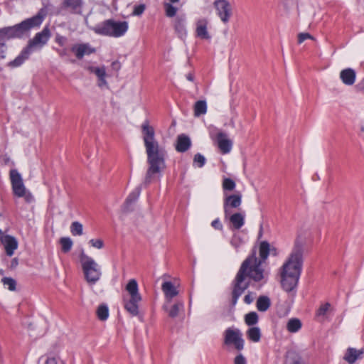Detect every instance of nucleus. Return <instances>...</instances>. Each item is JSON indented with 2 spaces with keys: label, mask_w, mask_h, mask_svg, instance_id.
Masks as SVG:
<instances>
[{
  "label": "nucleus",
  "mask_w": 364,
  "mask_h": 364,
  "mask_svg": "<svg viewBox=\"0 0 364 364\" xmlns=\"http://www.w3.org/2000/svg\"><path fill=\"white\" fill-rule=\"evenodd\" d=\"M279 250L271 246L266 241H262L259 245V258L257 257L256 248L254 247L250 254L242 262L234 279L232 281V299L231 305L235 306L238 299L250 286L255 283L264 284L267 281V274L262 267V264L266 261L269 255L278 256Z\"/></svg>",
  "instance_id": "f257e3e1"
},
{
  "label": "nucleus",
  "mask_w": 364,
  "mask_h": 364,
  "mask_svg": "<svg viewBox=\"0 0 364 364\" xmlns=\"http://www.w3.org/2000/svg\"><path fill=\"white\" fill-rule=\"evenodd\" d=\"M141 131L148 164L144 182L145 185H149L156 178H160L161 173L166 168L167 152L165 147L156 139L155 129L150 125L149 119L143 122Z\"/></svg>",
  "instance_id": "f03ea898"
},
{
  "label": "nucleus",
  "mask_w": 364,
  "mask_h": 364,
  "mask_svg": "<svg viewBox=\"0 0 364 364\" xmlns=\"http://www.w3.org/2000/svg\"><path fill=\"white\" fill-rule=\"evenodd\" d=\"M303 264V245L296 240L291 252L280 269L281 285L285 291H296Z\"/></svg>",
  "instance_id": "7ed1b4c3"
},
{
  "label": "nucleus",
  "mask_w": 364,
  "mask_h": 364,
  "mask_svg": "<svg viewBox=\"0 0 364 364\" xmlns=\"http://www.w3.org/2000/svg\"><path fill=\"white\" fill-rule=\"evenodd\" d=\"M47 9L41 8L33 16L26 18L12 26L0 28V59L6 58V41L14 38H21L34 28H38L47 16Z\"/></svg>",
  "instance_id": "20e7f679"
},
{
  "label": "nucleus",
  "mask_w": 364,
  "mask_h": 364,
  "mask_svg": "<svg viewBox=\"0 0 364 364\" xmlns=\"http://www.w3.org/2000/svg\"><path fill=\"white\" fill-rule=\"evenodd\" d=\"M51 36L49 26H46L41 31L36 33L34 37L28 41V45L22 49L20 54L13 60L7 63V66L11 68H18L29 58L32 52V47L45 46Z\"/></svg>",
  "instance_id": "39448f33"
},
{
  "label": "nucleus",
  "mask_w": 364,
  "mask_h": 364,
  "mask_svg": "<svg viewBox=\"0 0 364 364\" xmlns=\"http://www.w3.org/2000/svg\"><path fill=\"white\" fill-rule=\"evenodd\" d=\"M128 28L127 21H115L113 19H107L95 25L92 30L100 36L119 38L126 33Z\"/></svg>",
  "instance_id": "423d86ee"
},
{
  "label": "nucleus",
  "mask_w": 364,
  "mask_h": 364,
  "mask_svg": "<svg viewBox=\"0 0 364 364\" xmlns=\"http://www.w3.org/2000/svg\"><path fill=\"white\" fill-rule=\"evenodd\" d=\"M80 260L85 281L90 285H95L102 277L100 266L84 253L80 255Z\"/></svg>",
  "instance_id": "0eeeda50"
},
{
  "label": "nucleus",
  "mask_w": 364,
  "mask_h": 364,
  "mask_svg": "<svg viewBox=\"0 0 364 364\" xmlns=\"http://www.w3.org/2000/svg\"><path fill=\"white\" fill-rule=\"evenodd\" d=\"M130 298L124 301V309L132 316L139 314V303L141 301V296L139 292V286L135 279H131L125 287Z\"/></svg>",
  "instance_id": "6e6552de"
},
{
  "label": "nucleus",
  "mask_w": 364,
  "mask_h": 364,
  "mask_svg": "<svg viewBox=\"0 0 364 364\" xmlns=\"http://www.w3.org/2000/svg\"><path fill=\"white\" fill-rule=\"evenodd\" d=\"M10 178L14 195L19 198L23 197L28 203H31L33 197L29 191H26L22 177L17 170H11Z\"/></svg>",
  "instance_id": "1a4fd4ad"
},
{
  "label": "nucleus",
  "mask_w": 364,
  "mask_h": 364,
  "mask_svg": "<svg viewBox=\"0 0 364 364\" xmlns=\"http://www.w3.org/2000/svg\"><path fill=\"white\" fill-rule=\"evenodd\" d=\"M223 336V344L225 346H233L235 349L239 352L244 349L245 340L243 339L242 333L239 328L229 327L225 330Z\"/></svg>",
  "instance_id": "9d476101"
},
{
  "label": "nucleus",
  "mask_w": 364,
  "mask_h": 364,
  "mask_svg": "<svg viewBox=\"0 0 364 364\" xmlns=\"http://www.w3.org/2000/svg\"><path fill=\"white\" fill-rule=\"evenodd\" d=\"M242 193L239 191L234 194L224 195L223 199V209H224V218L225 220L233 211V209L240 208L242 204Z\"/></svg>",
  "instance_id": "9b49d317"
},
{
  "label": "nucleus",
  "mask_w": 364,
  "mask_h": 364,
  "mask_svg": "<svg viewBox=\"0 0 364 364\" xmlns=\"http://www.w3.org/2000/svg\"><path fill=\"white\" fill-rule=\"evenodd\" d=\"M214 7L220 20L227 23L232 16V7L228 0H215Z\"/></svg>",
  "instance_id": "f8f14e48"
},
{
  "label": "nucleus",
  "mask_w": 364,
  "mask_h": 364,
  "mask_svg": "<svg viewBox=\"0 0 364 364\" xmlns=\"http://www.w3.org/2000/svg\"><path fill=\"white\" fill-rule=\"evenodd\" d=\"M84 6L83 0H63L60 11L74 15H81Z\"/></svg>",
  "instance_id": "ddd939ff"
},
{
  "label": "nucleus",
  "mask_w": 364,
  "mask_h": 364,
  "mask_svg": "<svg viewBox=\"0 0 364 364\" xmlns=\"http://www.w3.org/2000/svg\"><path fill=\"white\" fill-rule=\"evenodd\" d=\"M70 51L74 53L77 60H82L85 55H90L97 52L95 48L89 43H75L70 48Z\"/></svg>",
  "instance_id": "4468645a"
},
{
  "label": "nucleus",
  "mask_w": 364,
  "mask_h": 364,
  "mask_svg": "<svg viewBox=\"0 0 364 364\" xmlns=\"http://www.w3.org/2000/svg\"><path fill=\"white\" fill-rule=\"evenodd\" d=\"M186 23V17L184 14L177 16L173 22L174 30L181 39H184L187 36Z\"/></svg>",
  "instance_id": "2eb2a0df"
},
{
  "label": "nucleus",
  "mask_w": 364,
  "mask_h": 364,
  "mask_svg": "<svg viewBox=\"0 0 364 364\" xmlns=\"http://www.w3.org/2000/svg\"><path fill=\"white\" fill-rule=\"evenodd\" d=\"M218 146L223 154L230 152L232 147V142L228 139L227 134L224 132H218L216 135Z\"/></svg>",
  "instance_id": "dca6fc26"
},
{
  "label": "nucleus",
  "mask_w": 364,
  "mask_h": 364,
  "mask_svg": "<svg viewBox=\"0 0 364 364\" xmlns=\"http://www.w3.org/2000/svg\"><path fill=\"white\" fill-rule=\"evenodd\" d=\"M364 357V348L356 349L355 348L349 347L347 348L346 353L343 356V360L348 364H353L357 360L363 359Z\"/></svg>",
  "instance_id": "f3484780"
},
{
  "label": "nucleus",
  "mask_w": 364,
  "mask_h": 364,
  "mask_svg": "<svg viewBox=\"0 0 364 364\" xmlns=\"http://www.w3.org/2000/svg\"><path fill=\"white\" fill-rule=\"evenodd\" d=\"M208 21L205 18L197 20L196 28V37L203 40L210 39L211 36L208 31Z\"/></svg>",
  "instance_id": "a211bd4d"
},
{
  "label": "nucleus",
  "mask_w": 364,
  "mask_h": 364,
  "mask_svg": "<svg viewBox=\"0 0 364 364\" xmlns=\"http://www.w3.org/2000/svg\"><path fill=\"white\" fill-rule=\"evenodd\" d=\"M1 242L4 245L8 256H12L14 251L18 248V242L14 236L6 235L1 237Z\"/></svg>",
  "instance_id": "6ab92c4d"
},
{
  "label": "nucleus",
  "mask_w": 364,
  "mask_h": 364,
  "mask_svg": "<svg viewBox=\"0 0 364 364\" xmlns=\"http://www.w3.org/2000/svg\"><path fill=\"white\" fill-rule=\"evenodd\" d=\"M87 70H88L90 73H94L98 77V85L99 87H102L103 85L107 84L106 81V70L104 66L102 67H95L92 65H89L85 68Z\"/></svg>",
  "instance_id": "aec40b11"
},
{
  "label": "nucleus",
  "mask_w": 364,
  "mask_h": 364,
  "mask_svg": "<svg viewBox=\"0 0 364 364\" xmlns=\"http://www.w3.org/2000/svg\"><path fill=\"white\" fill-rule=\"evenodd\" d=\"M245 213H235L228 215V219L232 225V228L235 230L240 229L245 224Z\"/></svg>",
  "instance_id": "412c9836"
},
{
  "label": "nucleus",
  "mask_w": 364,
  "mask_h": 364,
  "mask_svg": "<svg viewBox=\"0 0 364 364\" xmlns=\"http://www.w3.org/2000/svg\"><path fill=\"white\" fill-rule=\"evenodd\" d=\"M161 289L164 293L167 301L170 302L171 299L178 294V291L173 284L170 281L164 282L162 284Z\"/></svg>",
  "instance_id": "4be33fe9"
},
{
  "label": "nucleus",
  "mask_w": 364,
  "mask_h": 364,
  "mask_svg": "<svg viewBox=\"0 0 364 364\" xmlns=\"http://www.w3.org/2000/svg\"><path fill=\"white\" fill-rule=\"evenodd\" d=\"M191 146V141L188 136L181 134L178 136L176 149L178 152L183 153Z\"/></svg>",
  "instance_id": "5701e85b"
},
{
  "label": "nucleus",
  "mask_w": 364,
  "mask_h": 364,
  "mask_svg": "<svg viewBox=\"0 0 364 364\" xmlns=\"http://www.w3.org/2000/svg\"><path fill=\"white\" fill-rule=\"evenodd\" d=\"M356 74L353 69L346 68L340 73V78L346 85H352L355 81Z\"/></svg>",
  "instance_id": "b1692460"
},
{
  "label": "nucleus",
  "mask_w": 364,
  "mask_h": 364,
  "mask_svg": "<svg viewBox=\"0 0 364 364\" xmlns=\"http://www.w3.org/2000/svg\"><path fill=\"white\" fill-rule=\"evenodd\" d=\"M164 309L167 311L168 316L171 318H176L180 311H183L184 304L183 301H178L175 303L170 309L166 306H164Z\"/></svg>",
  "instance_id": "393cba45"
},
{
  "label": "nucleus",
  "mask_w": 364,
  "mask_h": 364,
  "mask_svg": "<svg viewBox=\"0 0 364 364\" xmlns=\"http://www.w3.org/2000/svg\"><path fill=\"white\" fill-rule=\"evenodd\" d=\"M271 306L270 299L267 296H259L256 302V306L259 311L264 312Z\"/></svg>",
  "instance_id": "a878e982"
},
{
  "label": "nucleus",
  "mask_w": 364,
  "mask_h": 364,
  "mask_svg": "<svg viewBox=\"0 0 364 364\" xmlns=\"http://www.w3.org/2000/svg\"><path fill=\"white\" fill-rule=\"evenodd\" d=\"M247 338L255 343H257L260 341L262 333L261 330L259 327L252 326L250 327L246 332Z\"/></svg>",
  "instance_id": "bb28decb"
},
{
  "label": "nucleus",
  "mask_w": 364,
  "mask_h": 364,
  "mask_svg": "<svg viewBox=\"0 0 364 364\" xmlns=\"http://www.w3.org/2000/svg\"><path fill=\"white\" fill-rule=\"evenodd\" d=\"M286 359L289 364H306L301 355L294 350L287 353Z\"/></svg>",
  "instance_id": "cd10ccee"
},
{
  "label": "nucleus",
  "mask_w": 364,
  "mask_h": 364,
  "mask_svg": "<svg viewBox=\"0 0 364 364\" xmlns=\"http://www.w3.org/2000/svg\"><path fill=\"white\" fill-rule=\"evenodd\" d=\"M302 327V323L297 318H290L287 323V329L289 333H296Z\"/></svg>",
  "instance_id": "c85d7f7f"
},
{
  "label": "nucleus",
  "mask_w": 364,
  "mask_h": 364,
  "mask_svg": "<svg viewBox=\"0 0 364 364\" xmlns=\"http://www.w3.org/2000/svg\"><path fill=\"white\" fill-rule=\"evenodd\" d=\"M207 112V103L205 100H198L194 105V115L199 117Z\"/></svg>",
  "instance_id": "c756f323"
},
{
  "label": "nucleus",
  "mask_w": 364,
  "mask_h": 364,
  "mask_svg": "<svg viewBox=\"0 0 364 364\" xmlns=\"http://www.w3.org/2000/svg\"><path fill=\"white\" fill-rule=\"evenodd\" d=\"M141 191V188L140 186H137L136 188H135L129 194V196L126 198L125 204L127 206H129L132 204H133L134 203H135L138 200V198H139V197L140 196Z\"/></svg>",
  "instance_id": "7c9ffc66"
},
{
  "label": "nucleus",
  "mask_w": 364,
  "mask_h": 364,
  "mask_svg": "<svg viewBox=\"0 0 364 364\" xmlns=\"http://www.w3.org/2000/svg\"><path fill=\"white\" fill-rule=\"evenodd\" d=\"M96 314L99 320L106 321L109 317V308L107 304H100L96 311Z\"/></svg>",
  "instance_id": "2f4dec72"
},
{
  "label": "nucleus",
  "mask_w": 364,
  "mask_h": 364,
  "mask_svg": "<svg viewBox=\"0 0 364 364\" xmlns=\"http://www.w3.org/2000/svg\"><path fill=\"white\" fill-rule=\"evenodd\" d=\"M245 323L249 326H254L259 321V316L255 311H250L245 315Z\"/></svg>",
  "instance_id": "473e14b6"
},
{
  "label": "nucleus",
  "mask_w": 364,
  "mask_h": 364,
  "mask_svg": "<svg viewBox=\"0 0 364 364\" xmlns=\"http://www.w3.org/2000/svg\"><path fill=\"white\" fill-rule=\"evenodd\" d=\"M235 187H236V183L233 179H232L230 178H226V177L223 178V183H222V188H223L224 195H225L226 192H228V191L230 192V191H232L233 190H235Z\"/></svg>",
  "instance_id": "72a5a7b5"
},
{
  "label": "nucleus",
  "mask_w": 364,
  "mask_h": 364,
  "mask_svg": "<svg viewBox=\"0 0 364 364\" xmlns=\"http://www.w3.org/2000/svg\"><path fill=\"white\" fill-rule=\"evenodd\" d=\"M60 243L61 245L62 251L64 253L70 252L73 245L72 240L68 237H61L60 239Z\"/></svg>",
  "instance_id": "f704fd0d"
},
{
  "label": "nucleus",
  "mask_w": 364,
  "mask_h": 364,
  "mask_svg": "<svg viewBox=\"0 0 364 364\" xmlns=\"http://www.w3.org/2000/svg\"><path fill=\"white\" fill-rule=\"evenodd\" d=\"M1 283L5 287H7L9 291H14L16 289V281L11 277H3L1 279Z\"/></svg>",
  "instance_id": "c9c22d12"
},
{
  "label": "nucleus",
  "mask_w": 364,
  "mask_h": 364,
  "mask_svg": "<svg viewBox=\"0 0 364 364\" xmlns=\"http://www.w3.org/2000/svg\"><path fill=\"white\" fill-rule=\"evenodd\" d=\"M70 232L73 235H82L83 233L82 225L77 221L73 222L70 225Z\"/></svg>",
  "instance_id": "e433bc0d"
},
{
  "label": "nucleus",
  "mask_w": 364,
  "mask_h": 364,
  "mask_svg": "<svg viewBox=\"0 0 364 364\" xmlns=\"http://www.w3.org/2000/svg\"><path fill=\"white\" fill-rule=\"evenodd\" d=\"M205 162H206V159L203 155H202L200 153H197L196 154H195L194 158H193V166H196L198 168H202L205 164Z\"/></svg>",
  "instance_id": "4c0bfd02"
},
{
  "label": "nucleus",
  "mask_w": 364,
  "mask_h": 364,
  "mask_svg": "<svg viewBox=\"0 0 364 364\" xmlns=\"http://www.w3.org/2000/svg\"><path fill=\"white\" fill-rule=\"evenodd\" d=\"M165 13L167 17H173L176 16L177 12V8L173 6L170 3H166L164 4Z\"/></svg>",
  "instance_id": "58836bf2"
},
{
  "label": "nucleus",
  "mask_w": 364,
  "mask_h": 364,
  "mask_svg": "<svg viewBox=\"0 0 364 364\" xmlns=\"http://www.w3.org/2000/svg\"><path fill=\"white\" fill-rule=\"evenodd\" d=\"M54 41L60 47H64L68 42V38L57 33L55 36Z\"/></svg>",
  "instance_id": "ea45409f"
},
{
  "label": "nucleus",
  "mask_w": 364,
  "mask_h": 364,
  "mask_svg": "<svg viewBox=\"0 0 364 364\" xmlns=\"http://www.w3.org/2000/svg\"><path fill=\"white\" fill-rule=\"evenodd\" d=\"M329 307H330L329 303H326V304L321 305L316 311V316H323L326 315V312L329 309Z\"/></svg>",
  "instance_id": "a19ab883"
},
{
  "label": "nucleus",
  "mask_w": 364,
  "mask_h": 364,
  "mask_svg": "<svg viewBox=\"0 0 364 364\" xmlns=\"http://www.w3.org/2000/svg\"><path fill=\"white\" fill-rule=\"evenodd\" d=\"M89 243L97 249H102L104 247V242L101 239H91Z\"/></svg>",
  "instance_id": "79ce46f5"
},
{
  "label": "nucleus",
  "mask_w": 364,
  "mask_h": 364,
  "mask_svg": "<svg viewBox=\"0 0 364 364\" xmlns=\"http://www.w3.org/2000/svg\"><path fill=\"white\" fill-rule=\"evenodd\" d=\"M145 9V5L143 4L136 5L134 7L132 14L134 16H140L144 13Z\"/></svg>",
  "instance_id": "37998d69"
},
{
  "label": "nucleus",
  "mask_w": 364,
  "mask_h": 364,
  "mask_svg": "<svg viewBox=\"0 0 364 364\" xmlns=\"http://www.w3.org/2000/svg\"><path fill=\"white\" fill-rule=\"evenodd\" d=\"M306 39L314 40V38L309 33H300L298 35V43H302Z\"/></svg>",
  "instance_id": "c03bdc74"
},
{
  "label": "nucleus",
  "mask_w": 364,
  "mask_h": 364,
  "mask_svg": "<svg viewBox=\"0 0 364 364\" xmlns=\"http://www.w3.org/2000/svg\"><path fill=\"white\" fill-rule=\"evenodd\" d=\"M230 244L232 245V246H233L235 248L237 249L240 247V246L242 244V240L240 239V237L237 235H234L232 236V237L231 238V240H230Z\"/></svg>",
  "instance_id": "a18cd8bd"
},
{
  "label": "nucleus",
  "mask_w": 364,
  "mask_h": 364,
  "mask_svg": "<svg viewBox=\"0 0 364 364\" xmlns=\"http://www.w3.org/2000/svg\"><path fill=\"white\" fill-rule=\"evenodd\" d=\"M234 364H247V360L242 354L240 353L234 358Z\"/></svg>",
  "instance_id": "49530a36"
},
{
  "label": "nucleus",
  "mask_w": 364,
  "mask_h": 364,
  "mask_svg": "<svg viewBox=\"0 0 364 364\" xmlns=\"http://www.w3.org/2000/svg\"><path fill=\"white\" fill-rule=\"evenodd\" d=\"M211 226L214 229L218 230H222L223 228V224L221 223L219 218H216L214 220H213L211 223Z\"/></svg>",
  "instance_id": "de8ad7c7"
},
{
  "label": "nucleus",
  "mask_w": 364,
  "mask_h": 364,
  "mask_svg": "<svg viewBox=\"0 0 364 364\" xmlns=\"http://www.w3.org/2000/svg\"><path fill=\"white\" fill-rule=\"evenodd\" d=\"M56 52L60 58H64L68 55V50L66 48L62 49H56Z\"/></svg>",
  "instance_id": "09e8293b"
},
{
  "label": "nucleus",
  "mask_w": 364,
  "mask_h": 364,
  "mask_svg": "<svg viewBox=\"0 0 364 364\" xmlns=\"http://www.w3.org/2000/svg\"><path fill=\"white\" fill-rule=\"evenodd\" d=\"M254 298L252 296L251 293L249 292L244 297V302L247 304H250L253 302Z\"/></svg>",
  "instance_id": "8fccbe9b"
},
{
  "label": "nucleus",
  "mask_w": 364,
  "mask_h": 364,
  "mask_svg": "<svg viewBox=\"0 0 364 364\" xmlns=\"http://www.w3.org/2000/svg\"><path fill=\"white\" fill-rule=\"evenodd\" d=\"M45 364H58V362L55 358H48Z\"/></svg>",
  "instance_id": "3c124183"
},
{
  "label": "nucleus",
  "mask_w": 364,
  "mask_h": 364,
  "mask_svg": "<svg viewBox=\"0 0 364 364\" xmlns=\"http://www.w3.org/2000/svg\"><path fill=\"white\" fill-rule=\"evenodd\" d=\"M186 79L191 82H193L194 80V75L193 73H189L186 75Z\"/></svg>",
  "instance_id": "603ef678"
},
{
  "label": "nucleus",
  "mask_w": 364,
  "mask_h": 364,
  "mask_svg": "<svg viewBox=\"0 0 364 364\" xmlns=\"http://www.w3.org/2000/svg\"><path fill=\"white\" fill-rule=\"evenodd\" d=\"M18 264V259L16 258H14L11 261V266L16 267Z\"/></svg>",
  "instance_id": "864d4df0"
},
{
  "label": "nucleus",
  "mask_w": 364,
  "mask_h": 364,
  "mask_svg": "<svg viewBox=\"0 0 364 364\" xmlns=\"http://www.w3.org/2000/svg\"><path fill=\"white\" fill-rule=\"evenodd\" d=\"M171 3L173 4V3H176L178 2L179 0H169Z\"/></svg>",
  "instance_id": "5fc2aeb1"
},
{
  "label": "nucleus",
  "mask_w": 364,
  "mask_h": 364,
  "mask_svg": "<svg viewBox=\"0 0 364 364\" xmlns=\"http://www.w3.org/2000/svg\"><path fill=\"white\" fill-rule=\"evenodd\" d=\"M360 129H361V132H364V126H362Z\"/></svg>",
  "instance_id": "6e6d98bb"
},
{
  "label": "nucleus",
  "mask_w": 364,
  "mask_h": 364,
  "mask_svg": "<svg viewBox=\"0 0 364 364\" xmlns=\"http://www.w3.org/2000/svg\"><path fill=\"white\" fill-rule=\"evenodd\" d=\"M1 233H2V231H1V230L0 229V234H1Z\"/></svg>",
  "instance_id": "4d7b16f0"
},
{
  "label": "nucleus",
  "mask_w": 364,
  "mask_h": 364,
  "mask_svg": "<svg viewBox=\"0 0 364 364\" xmlns=\"http://www.w3.org/2000/svg\"><path fill=\"white\" fill-rule=\"evenodd\" d=\"M1 215H1V213H0V217H1Z\"/></svg>",
  "instance_id": "13d9d810"
}]
</instances>
